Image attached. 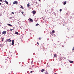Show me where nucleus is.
Returning a JSON list of instances; mask_svg holds the SVG:
<instances>
[{
  "mask_svg": "<svg viewBox=\"0 0 74 74\" xmlns=\"http://www.w3.org/2000/svg\"><path fill=\"white\" fill-rule=\"evenodd\" d=\"M6 40L7 41H8V42H11V40L9 39H7Z\"/></svg>",
  "mask_w": 74,
  "mask_h": 74,
  "instance_id": "f257e3e1",
  "label": "nucleus"
},
{
  "mask_svg": "<svg viewBox=\"0 0 74 74\" xmlns=\"http://www.w3.org/2000/svg\"><path fill=\"white\" fill-rule=\"evenodd\" d=\"M2 34H6V31H4L2 32Z\"/></svg>",
  "mask_w": 74,
  "mask_h": 74,
  "instance_id": "f03ea898",
  "label": "nucleus"
},
{
  "mask_svg": "<svg viewBox=\"0 0 74 74\" xmlns=\"http://www.w3.org/2000/svg\"><path fill=\"white\" fill-rule=\"evenodd\" d=\"M32 13L33 14H35L36 13V12L34 10L32 11Z\"/></svg>",
  "mask_w": 74,
  "mask_h": 74,
  "instance_id": "7ed1b4c3",
  "label": "nucleus"
},
{
  "mask_svg": "<svg viewBox=\"0 0 74 74\" xmlns=\"http://www.w3.org/2000/svg\"><path fill=\"white\" fill-rule=\"evenodd\" d=\"M18 3V2L17 1H14L13 2V4H17Z\"/></svg>",
  "mask_w": 74,
  "mask_h": 74,
  "instance_id": "20e7f679",
  "label": "nucleus"
},
{
  "mask_svg": "<svg viewBox=\"0 0 74 74\" xmlns=\"http://www.w3.org/2000/svg\"><path fill=\"white\" fill-rule=\"evenodd\" d=\"M12 45H13L14 44V40H12Z\"/></svg>",
  "mask_w": 74,
  "mask_h": 74,
  "instance_id": "39448f33",
  "label": "nucleus"
},
{
  "mask_svg": "<svg viewBox=\"0 0 74 74\" xmlns=\"http://www.w3.org/2000/svg\"><path fill=\"white\" fill-rule=\"evenodd\" d=\"M29 19H30V22H33V19L30 18H29Z\"/></svg>",
  "mask_w": 74,
  "mask_h": 74,
  "instance_id": "423d86ee",
  "label": "nucleus"
},
{
  "mask_svg": "<svg viewBox=\"0 0 74 74\" xmlns=\"http://www.w3.org/2000/svg\"><path fill=\"white\" fill-rule=\"evenodd\" d=\"M30 4L29 3H28L27 5V7H30V5H29Z\"/></svg>",
  "mask_w": 74,
  "mask_h": 74,
  "instance_id": "0eeeda50",
  "label": "nucleus"
},
{
  "mask_svg": "<svg viewBox=\"0 0 74 74\" xmlns=\"http://www.w3.org/2000/svg\"><path fill=\"white\" fill-rule=\"evenodd\" d=\"M7 25H8V26H12L10 24H8Z\"/></svg>",
  "mask_w": 74,
  "mask_h": 74,
  "instance_id": "6e6552de",
  "label": "nucleus"
},
{
  "mask_svg": "<svg viewBox=\"0 0 74 74\" xmlns=\"http://www.w3.org/2000/svg\"><path fill=\"white\" fill-rule=\"evenodd\" d=\"M45 71V69H42L41 70V72H43V71Z\"/></svg>",
  "mask_w": 74,
  "mask_h": 74,
  "instance_id": "1a4fd4ad",
  "label": "nucleus"
},
{
  "mask_svg": "<svg viewBox=\"0 0 74 74\" xmlns=\"http://www.w3.org/2000/svg\"><path fill=\"white\" fill-rule=\"evenodd\" d=\"M66 1H65L63 3V4H64V5H65L66 4Z\"/></svg>",
  "mask_w": 74,
  "mask_h": 74,
  "instance_id": "9d476101",
  "label": "nucleus"
},
{
  "mask_svg": "<svg viewBox=\"0 0 74 74\" xmlns=\"http://www.w3.org/2000/svg\"><path fill=\"white\" fill-rule=\"evenodd\" d=\"M52 34H53V33H55V30H53L52 31Z\"/></svg>",
  "mask_w": 74,
  "mask_h": 74,
  "instance_id": "9b49d317",
  "label": "nucleus"
},
{
  "mask_svg": "<svg viewBox=\"0 0 74 74\" xmlns=\"http://www.w3.org/2000/svg\"><path fill=\"white\" fill-rule=\"evenodd\" d=\"M69 62H70V63H73V61H70V60H69Z\"/></svg>",
  "mask_w": 74,
  "mask_h": 74,
  "instance_id": "f8f14e48",
  "label": "nucleus"
},
{
  "mask_svg": "<svg viewBox=\"0 0 74 74\" xmlns=\"http://www.w3.org/2000/svg\"><path fill=\"white\" fill-rule=\"evenodd\" d=\"M5 2L6 4H8V2L7 1L5 0Z\"/></svg>",
  "mask_w": 74,
  "mask_h": 74,
  "instance_id": "ddd939ff",
  "label": "nucleus"
},
{
  "mask_svg": "<svg viewBox=\"0 0 74 74\" xmlns=\"http://www.w3.org/2000/svg\"><path fill=\"white\" fill-rule=\"evenodd\" d=\"M21 7L22 8V9H24V8H23V6H22L21 5Z\"/></svg>",
  "mask_w": 74,
  "mask_h": 74,
  "instance_id": "4468645a",
  "label": "nucleus"
},
{
  "mask_svg": "<svg viewBox=\"0 0 74 74\" xmlns=\"http://www.w3.org/2000/svg\"><path fill=\"white\" fill-rule=\"evenodd\" d=\"M54 57H56V54H54Z\"/></svg>",
  "mask_w": 74,
  "mask_h": 74,
  "instance_id": "2eb2a0df",
  "label": "nucleus"
},
{
  "mask_svg": "<svg viewBox=\"0 0 74 74\" xmlns=\"http://www.w3.org/2000/svg\"><path fill=\"white\" fill-rule=\"evenodd\" d=\"M15 34L18 35V32H16L15 33Z\"/></svg>",
  "mask_w": 74,
  "mask_h": 74,
  "instance_id": "dca6fc26",
  "label": "nucleus"
},
{
  "mask_svg": "<svg viewBox=\"0 0 74 74\" xmlns=\"http://www.w3.org/2000/svg\"><path fill=\"white\" fill-rule=\"evenodd\" d=\"M39 25V24L37 23L36 24V26H38Z\"/></svg>",
  "mask_w": 74,
  "mask_h": 74,
  "instance_id": "f3484780",
  "label": "nucleus"
},
{
  "mask_svg": "<svg viewBox=\"0 0 74 74\" xmlns=\"http://www.w3.org/2000/svg\"><path fill=\"white\" fill-rule=\"evenodd\" d=\"M21 12V13H22L23 15L24 14H23V12Z\"/></svg>",
  "mask_w": 74,
  "mask_h": 74,
  "instance_id": "a211bd4d",
  "label": "nucleus"
},
{
  "mask_svg": "<svg viewBox=\"0 0 74 74\" xmlns=\"http://www.w3.org/2000/svg\"><path fill=\"white\" fill-rule=\"evenodd\" d=\"M0 1L1 2H3V0H0Z\"/></svg>",
  "mask_w": 74,
  "mask_h": 74,
  "instance_id": "6ab92c4d",
  "label": "nucleus"
},
{
  "mask_svg": "<svg viewBox=\"0 0 74 74\" xmlns=\"http://www.w3.org/2000/svg\"><path fill=\"white\" fill-rule=\"evenodd\" d=\"M12 14H14V12H12Z\"/></svg>",
  "mask_w": 74,
  "mask_h": 74,
  "instance_id": "aec40b11",
  "label": "nucleus"
},
{
  "mask_svg": "<svg viewBox=\"0 0 74 74\" xmlns=\"http://www.w3.org/2000/svg\"><path fill=\"white\" fill-rule=\"evenodd\" d=\"M45 74H48V72H47V71L46 72Z\"/></svg>",
  "mask_w": 74,
  "mask_h": 74,
  "instance_id": "412c9836",
  "label": "nucleus"
},
{
  "mask_svg": "<svg viewBox=\"0 0 74 74\" xmlns=\"http://www.w3.org/2000/svg\"><path fill=\"white\" fill-rule=\"evenodd\" d=\"M33 73V71H30V73Z\"/></svg>",
  "mask_w": 74,
  "mask_h": 74,
  "instance_id": "4be33fe9",
  "label": "nucleus"
},
{
  "mask_svg": "<svg viewBox=\"0 0 74 74\" xmlns=\"http://www.w3.org/2000/svg\"><path fill=\"white\" fill-rule=\"evenodd\" d=\"M37 44H38V45H39V43H38V42H37Z\"/></svg>",
  "mask_w": 74,
  "mask_h": 74,
  "instance_id": "5701e85b",
  "label": "nucleus"
},
{
  "mask_svg": "<svg viewBox=\"0 0 74 74\" xmlns=\"http://www.w3.org/2000/svg\"><path fill=\"white\" fill-rule=\"evenodd\" d=\"M36 4H38V3L37 2H36Z\"/></svg>",
  "mask_w": 74,
  "mask_h": 74,
  "instance_id": "b1692460",
  "label": "nucleus"
},
{
  "mask_svg": "<svg viewBox=\"0 0 74 74\" xmlns=\"http://www.w3.org/2000/svg\"><path fill=\"white\" fill-rule=\"evenodd\" d=\"M60 11H62V9H60Z\"/></svg>",
  "mask_w": 74,
  "mask_h": 74,
  "instance_id": "393cba45",
  "label": "nucleus"
},
{
  "mask_svg": "<svg viewBox=\"0 0 74 74\" xmlns=\"http://www.w3.org/2000/svg\"><path fill=\"white\" fill-rule=\"evenodd\" d=\"M39 40H41V38H39Z\"/></svg>",
  "mask_w": 74,
  "mask_h": 74,
  "instance_id": "a878e982",
  "label": "nucleus"
},
{
  "mask_svg": "<svg viewBox=\"0 0 74 74\" xmlns=\"http://www.w3.org/2000/svg\"><path fill=\"white\" fill-rule=\"evenodd\" d=\"M72 50H74V47H73V49H72Z\"/></svg>",
  "mask_w": 74,
  "mask_h": 74,
  "instance_id": "bb28decb",
  "label": "nucleus"
},
{
  "mask_svg": "<svg viewBox=\"0 0 74 74\" xmlns=\"http://www.w3.org/2000/svg\"><path fill=\"white\" fill-rule=\"evenodd\" d=\"M10 31H12V29H10Z\"/></svg>",
  "mask_w": 74,
  "mask_h": 74,
  "instance_id": "cd10ccee",
  "label": "nucleus"
},
{
  "mask_svg": "<svg viewBox=\"0 0 74 74\" xmlns=\"http://www.w3.org/2000/svg\"><path fill=\"white\" fill-rule=\"evenodd\" d=\"M2 41H4V39H2Z\"/></svg>",
  "mask_w": 74,
  "mask_h": 74,
  "instance_id": "c85d7f7f",
  "label": "nucleus"
},
{
  "mask_svg": "<svg viewBox=\"0 0 74 74\" xmlns=\"http://www.w3.org/2000/svg\"><path fill=\"white\" fill-rule=\"evenodd\" d=\"M7 63H8V62H7Z\"/></svg>",
  "mask_w": 74,
  "mask_h": 74,
  "instance_id": "c756f323",
  "label": "nucleus"
},
{
  "mask_svg": "<svg viewBox=\"0 0 74 74\" xmlns=\"http://www.w3.org/2000/svg\"><path fill=\"white\" fill-rule=\"evenodd\" d=\"M10 45H12V44H10Z\"/></svg>",
  "mask_w": 74,
  "mask_h": 74,
  "instance_id": "7c9ffc66",
  "label": "nucleus"
},
{
  "mask_svg": "<svg viewBox=\"0 0 74 74\" xmlns=\"http://www.w3.org/2000/svg\"><path fill=\"white\" fill-rule=\"evenodd\" d=\"M0 5H1V3H0Z\"/></svg>",
  "mask_w": 74,
  "mask_h": 74,
  "instance_id": "2f4dec72",
  "label": "nucleus"
},
{
  "mask_svg": "<svg viewBox=\"0 0 74 74\" xmlns=\"http://www.w3.org/2000/svg\"><path fill=\"white\" fill-rule=\"evenodd\" d=\"M1 45H0V47H1Z\"/></svg>",
  "mask_w": 74,
  "mask_h": 74,
  "instance_id": "473e14b6",
  "label": "nucleus"
},
{
  "mask_svg": "<svg viewBox=\"0 0 74 74\" xmlns=\"http://www.w3.org/2000/svg\"><path fill=\"white\" fill-rule=\"evenodd\" d=\"M39 1H40L41 0H38Z\"/></svg>",
  "mask_w": 74,
  "mask_h": 74,
  "instance_id": "72a5a7b5",
  "label": "nucleus"
},
{
  "mask_svg": "<svg viewBox=\"0 0 74 74\" xmlns=\"http://www.w3.org/2000/svg\"><path fill=\"white\" fill-rule=\"evenodd\" d=\"M62 47H64L63 46H62Z\"/></svg>",
  "mask_w": 74,
  "mask_h": 74,
  "instance_id": "f704fd0d",
  "label": "nucleus"
},
{
  "mask_svg": "<svg viewBox=\"0 0 74 74\" xmlns=\"http://www.w3.org/2000/svg\"><path fill=\"white\" fill-rule=\"evenodd\" d=\"M54 74H56V73H55Z\"/></svg>",
  "mask_w": 74,
  "mask_h": 74,
  "instance_id": "c9c22d12",
  "label": "nucleus"
},
{
  "mask_svg": "<svg viewBox=\"0 0 74 74\" xmlns=\"http://www.w3.org/2000/svg\"><path fill=\"white\" fill-rule=\"evenodd\" d=\"M0 16H1V15H0Z\"/></svg>",
  "mask_w": 74,
  "mask_h": 74,
  "instance_id": "e433bc0d",
  "label": "nucleus"
},
{
  "mask_svg": "<svg viewBox=\"0 0 74 74\" xmlns=\"http://www.w3.org/2000/svg\"><path fill=\"white\" fill-rule=\"evenodd\" d=\"M12 30H13V29Z\"/></svg>",
  "mask_w": 74,
  "mask_h": 74,
  "instance_id": "4c0bfd02",
  "label": "nucleus"
},
{
  "mask_svg": "<svg viewBox=\"0 0 74 74\" xmlns=\"http://www.w3.org/2000/svg\"><path fill=\"white\" fill-rule=\"evenodd\" d=\"M12 30H13V29Z\"/></svg>",
  "mask_w": 74,
  "mask_h": 74,
  "instance_id": "58836bf2",
  "label": "nucleus"
}]
</instances>
